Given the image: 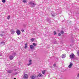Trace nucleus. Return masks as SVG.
Instances as JSON below:
<instances>
[{
	"label": "nucleus",
	"mask_w": 79,
	"mask_h": 79,
	"mask_svg": "<svg viewBox=\"0 0 79 79\" xmlns=\"http://www.w3.org/2000/svg\"><path fill=\"white\" fill-rule=\"evenodd\" d=\"M23 78L25 79H27V78H28V75L27 74H25L23 77Z\"/></svg>",
	"instance_id": "obj_5"
},
{
	"label": "nucleus",
	"mask_w": 79,
	"mask_h": 79,
	"mask_svg": "<svg viewBox=\"0 0 79 79\" xmlns=\"http://www.w3.org/2000/svg\"><path fill=\"white\" fill-rule=\"evenodd\" d=\"M33 45L35 46V47H36V46H37L35 44V43H33Z\"/></svg>",
	"instance_id": "obj_21"
},
{
	"label": "nucleus",
	"mask_w": 79,
	"mask_h": 79,
	"mask_svg": "<svg viewBox=\"0 0 79 79\" xmlns=\"http://www.w3.org/2000/svg\"><path fill=\"white\" fill-rule=\"evenodd\" d=\"M33 34H35V31L33 32Z\"/></svg>",
	"instance_id": "obj_33"
},
{
	"label": "nucleus",
	"mask_w": 79,
	"mask_h": 79,
	"mask_svg": "<svg viewBox=\"0 0 79 79\" xmlns=\"http://www.w3.org/2000/svg\"><path fill=\"white\" fill-rule=\"evenodd\" d=\"M16 32L17 35H20V34H21V31H20V30H17L16 31Z\"/></svg>",
	"instance_id": "obj_3"
},
{
	"label": "nucleus",
	"mask_w": 79,
	"mask_h": 79,
	"mask_svg": "<svg viewBox=\"0 0 79 79\" xmlns=\"http://www.w3.org/2000/svg\"><path fill=\"white\" fill-rule=\"evenodd\" d=\"M43 75L42 74H41V73H40L39 75H38L37 76L38 77H42Z\"/></svg>",
	"instance_id": "obj_9"
},
{
	"label": "nucleus",
	"mask_w": 79,
	"mask_h": 79,
	"mask_svg": "<svg viewBox=\"0 0 79 79\" xmlns=\"http://www.w3.org/2000/svg\"><path fill=\"white\" fill-rule=\"evenodd\" d=\"M28 61L29 62V63L28 64H27V66H30V65H31L32 64V60L30 59L28 60Z\"/></svg>",
	"instance_id": "obj_1"
},
{
	"label": "nucleus",
	"mask_w": 79,
	"mask_h": 79,
	"mask_svg": "<svg viewBox=\"0 0 79 79\" xmlns=\"http://www.w3.org/2000/svg\"><path fill=\"white\" fill-rule=\"evenodd\" d=\"M58 35H59V36H61V34L60 33H59Z\"/></svg>",
	"instance_id": "obj_30"
},
{
	"label": "nucleus",
	"mask_w": 79,
	"mask_h": 79,
	"mask_svg": "<svg viewBox=\"0 0 79 79\" xmlns=\"http://www.w3.org/2000/svg\"><path fill=\"white\" fill-rule=\"evenodd\" d=\"M14 79H16V78H14Z\"/></svg>",
	"instance_id": "obj_35"
},
{
	"label": "nucleus",
	"mask_w": 79,
	"mask_h": 79,
	"mask_svg": "<svg viewBox=\"0 0 79 79\" xmlns=\"http://www.w3.org/2000/svg\"><path fill=\"white\" fill-rule=\"evenodd\" d=\"M6 2V0H2V3H5Z\"/></svg>",
	"instance_id": "obj_18"
},
{
	"label": "nucleus",
	"mask_w": 79,
	"mask_h": 79,
	"mask_svg": "<svg viewBox=\"0 0 79 79\" xmlns=\"http://www.w3.org/2000/svg\"><path fill=\"white\" fill-rule=\"evenodd\" d=\"M24 48L26 49L27 48V43L25 44Z\"/></svg>",
	"instance_id": "obj_13"
},
{
	"label": "nucleus",
	"mask_w": 79,
	"mask_h": 79,
	"mask_svg": "<svg viewBox=\"0 0 79 79\" xmlns=\"http://www.w3.org/2000/svg\"><path fill=\"white\" fill-rule=\"evenodd\" d=\"M10 32L12 34H15V31H14V30L13 29L11 30Z\"/></svg>",
	"instance_id": "obj_7"
},
{
	"label": "nucleus",
	"mask_w": 79,
	"mask_h": 79,
	"mask_svg": "<svg viewBox=\"0 0 79 79\" xmlns=\"http://www.w3.org/2000/svg\"><path fill=\"white\" fill-rule=\"evenodd\" d=\"M29 4L31 5V7H34L35 6V4L34 3H33L32 2H30Z\"/></svg>",
	"instance_id": "obj_2"
},
{
	"label": "nucleus",
	"mask_w": 79,
	"mask_h": 79,
	"mask_svg": "<svg viewBox=\"0 0 79 79\" xmlns=\"http://www.w3.org/2000/svg\"><path fill=\"white\" fill-rule=\"evenodd\" d=\"M53 66H54V67H55L56 66V64H53Z\"/></svg>",
	"instance_id": "obj_29"
},
{
	"label": "nucleus",
	"mask_w": 79,
	"mask_h": 79,
	"mask_svg": "<svg viewBox=\"0 0 79 79\" xmlns=\"http://www.w3.org/2000/svg\"><path fill=\"white\" fill-rule=\"evenodd\" d=\"M23 3H26V2H27V1H26V0H23Z\"/></svg>",
	"instance_id": "obj_17"
},
{
	"label": "nucleus",
	"mask_w": 79,
	"mask_h": 79,
	"mask_svg": "<svg viewBox=\"0 0 79 79\" xmlns=\"http://www.w3.org/2000/svg\"><path fill=\"white\" fill-rule=\"evenodd\" d=\"M77 77H79V73L78 74V75L77 76Z\"/></svg>",
	"instance_id": "obj_32"
},
{
	"label": "nucleus",
	"mask_w": 79,
	"mask_h": 79,
	"mask_svg": "<svg viewBox=\"0 0 79 79\" xmlns=\"http://www.w3.org/2000/svg\"><path fill=\"white\" fill-rule=\"evenodd\" d=\"M30 48L31 49H33V48H34V46L33 45H30Z\"/></svg>",
	"instance_id": "obj_11"
},
{
	"label": "nucleus",
	"mask_w": 79,
	"mask_h": 79,
	"mask_svg": "<svg viewBox=\"0 0 79 79\" xmlns=\"http://www.w3.org/2000/svg\"><path fill=\"white\" fill-rule=\"evenodd\" d=\"M14 58V56H12V55H10L9 56V59L10 60H13V58Z\"/></svg>",
	"instance_id": "obj_6"
},
{
	"label": "nucleus",
	"mask_w": 79,
	"mask_h": 79,
	"mask_svg": "<svg viewBox=\"0 0 79 79\" xmlns=\"http://www.w3.org/2000/svg\"><path fill=\"white\" fill-rule=\"evenodd\" d=\"M54 35H56V33L55 31H54Z\"/></svg>",
	"instance_id": "obj_24"
},
{
	"label": "nucleus",
	"mask_w": 79,
	"mask_h": 79,
	"mask_svg": "<svg viewBox=\"0 0 79 79\" xmlns=\"http://www.w3.org/2000/svg\"><path fill=\"white\" fill-rule=\"evenodd\" d=\"M5 42H4L3 41H2V42H1V44H2V45H5Z\"/></svg>",
	"instance_id": "obj_14"
},
{
	"label": "nucleus",
	"mask_w": 79,
	"mask_h": 79,
	"mask_svg": "<svg viewBox=\"0 0 79 79\" xmlns=\"http://www.w3.org/2000/svg\"><path fill=\"white\" fill-rule=\"evenodd\" d=\"M21 31L22 32H24V30H21Z\"/></svg>",
	"instance_id": "obj_27"
},
{
	"label": "nucleus",
	"mask_w": 79,
	"mask_h": 79,
	"mask_svg": "<svg viewBox=\"0 0 79 79\" xmlns=\"http://www.w3.org/2000/svg\"><path fill=\"white\" fill-rule=\"evenodd\" d=\"M18 74V73H15V74Z\"/></svg>",
	"instance_id": "obj_34"
},
{
	"label": "nucleus",
	"mask_w": 79,
	"mask_h": 79,
	"mask_svg": "<svg viewBox=\"0 0 79 79\" xmlns=\"http://www.w3.org/2000/svg\"><path fill=\"white\" fill-rule=\"evenodd\" d=\"M1 32L2 33V34H4V32L3 31H2Z\"/></svg>",
	"instance_id": "obj_31"
},
{
	"label": "nucleus",
	"mask_w": 79,
	"mask_h": 79,
	"mask_svg": "<svg viewBox=\"0 0 79 79\" xmlns=\"http://www.w3.org/2000/svg\"><path fill=\"white\" fill-rule=\"evenodd\" d=\"M35 40V39L34 38H31V42H33L34 40Z\"/></svg>",
	"instance_id": "obj_20"
},
{
	"label": "nucleus",
	"mask_w": 79,
	"mask_h": 79,
	"mask_svg": "<svg viewBox=\"0 0 79 79\" xmlns=\"http://www.w3.org/2000/svg\"><path fill=\"white\" fill-rule=\"evenodd\" d=\"M12 70H9L7 71L8 73H12Z\"/></svg>",
	"instance_id": "obj_16"
},
{
	"label": "nucleus",
	"mask_w": 79,
	"mask_h": 79,
	"mask_svg": "<svg viewBox=\"0 0 79 79\" xmlns=\"http://www.w3.org/2000/svg\"><path fill=\"white\" fill-rule=\"evenodd\" d=\"M12 55H14V56H15L16 55V52H14L12 53Z\"/></svg>",
	"instance_id": "obj_22"
},
{
	"label": "nucleus",
	"mask_w": 79,
	"mask_h": 79,
	"mask_svg": "<svg viewBox=\"0 0 79 79\" xmlns=\"http://www.w3.org/2000/svg\"><path fill=\"white\" fill-rule=\"evenodd\" d=\"M75 56V55H74V54H71L70 55V58H72L73 59V58H74Z\"/></svg>",
	"instance_id": "obj_4"
},
{
	"label": "nucleus",
	"mask_w": 79,
	"mask_h": 79,
	"mask_svg": "<svg viewBox=\"0 0 79 79\" xmlns=\"http://www.w3.org/2000/svg\"><path fill=\"white\" fill-rule=\"evenodd\" d=\"M36 76H35L32 75L31 76V79H34Z\"/></svg>",
	"instance_id": "obj_10"
},
{
	"label": "nucleus",
	"mask_w": 79,
	"mask_h": 79,
	"mask_svg": "<svg viewBox=\"0 0 79 79\" xmlns=\"http://www.w3.org/2000/svg\"><path fill=\"white\" fill-rule=\"evenodd\" d=\"M0 35L1 37H2V36H3V34H0Z\"/></svg>",
	"instance_id": "obj_28"
},
{
	"label": "nucleus",
	"mask_w": 79,
	"mask_h": 79,
	"mask_svg": "<svg viewBox=\"0 0 79 79\" xmlns=\"http://www.w3.org/2000/svg\"><path fill=\"white\" fill-rule=\"evenodd\" d=\"M73 65V63H70V64L68 66L69 68H71Z\"/></svg>",
	"instance_id": "obj_8"
},
{
	"label": "nucleus",
	"mask_w": 79,
	"mask_h": 79,
	"mask_svg": "<svg viewBox=\"0 0 79 79\" xmlns=\"http://www.w3.org/2000/svg\"><path fill=\"white\" fill-rule=\"evenodd\" d=\"M77 54L78 55V56H79V51H78L77 52Z\"/></svg>",
	"instance_id": "obj_25"
},
{
	"label": "nucleus",
	"mask_w": 79,
	"mask_h": 79,
	"mask_svg": "<svg viewBox=\"0 0 79 79\" xmlns=\"http://www.w3.org/2000/svg\"><path fill=\"white\" fill-rule=\"evenodd\" d=\"M60 33H61V34H63L64 33V31H61L60 32Z\"/></svg>",
	"instance_id": "obj_23"
},
{
	"label": "nucleus",
	"mask_w": 79,
	"mask_h": 79,
	"mask_svg": "<svg viewBox=\"0 0 79 79\" xmlns=\"http://www.w3.org/2000/svg\"><path fill=\"white\" fill-rule=\"evenodd\" d=\"M45 71L44 70L42 71V73L43 74H45Z\"/></svg>",
	"instance_id": "obj_15"
},
{
	"label": "nucleus",
	"mask_w": 79,
	"mask_h": 79,
	"mask_svg": "<svg viewBox=\"0 0 79 79\" xmlns=\"http://www.w3.org/2000/svg\"><path fill=\"white\" fill-rule=\"evenodd\" d=\"M55 16V15L54 14L53 15L52 14V17H54Z\"/></svg>",
	"instance_id": "obj_26"
},
{
	"label": "nucleus",
	"mask_w": 79,
	"mask_h": 79,
	"mask_svg": "<svg viewBox=\"0 0 79 79\" xmlns=\"http://www.w3.org/2000/svg\"><path fill=\"white\" fill-rule=\"evenodd\" d=\"M10 16L9 15V16L7 17V19H10Z\"/></svg>",
	"instance_id": "obj_19"
},
{
	"label": "nucleus",
	"mask_w": 79,
	"mask_h": 79,
	"mask_svg": "<svg viewBox=\"0 0 79 79\" xmlns=\"http://www.w3.org/2000/svg\"><path fill=\"white\" fill-rule=\"evenodd\" d=\"M66 57V55L65 54H62V58H64Z\"/></svg>",
	"instance_id": "obj_12"
}]
</instances>
